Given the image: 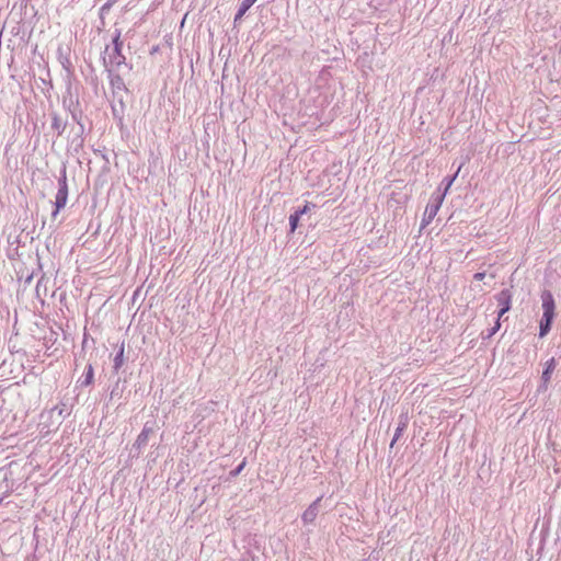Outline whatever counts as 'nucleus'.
I'll list each match as a JSON object with an SVG mask.
<instances>
[{"mask_svg":"<svg viewBox=\"0 0 561 561\" xmlns=\"http://www.w3.org/2000/svg\"><path fill=\"white\" fill-rule=\"evenodd\" d=\"M62 104L64 107L67 108L71 114L72 119L71 131L68 133L66 137L73 138V140H76L82 136L84 127L80 123L82 111L80 108L79 100L78 98H73L70 88H68L67 94L62 98Z\"/></svg>","mask_w":561,"mask_h":561,"instance_id":"obj_1","label":"nucleus"},{"mask_svg":"<svg viewBox=\"0 0 561 561\" xmlns=\"http://www.w3.org/2000/svg\"><path fill=\"white\" fill-rule=\"evenodd\" d=\"M542 301V318L540 320V337H543L551 328L552 320L554 318L556 304L552 294L549 290H545L541 294Z\"/></svg>","mask_w":561,"mask_h":561,"instance_id":"obj_2","label":"nucleus"},{"mask_svg":"<svg viewBox=\"0 0 561 561\" xmlns=\"http://www.w3.org/2000/svg\"><path fill=\"white\" fill-rule=\"evenodd\" d=\"M121 33L117 32L116 36L113 38V47L107 46L105 53L107 57L103 58L104 66L112 72V68L119 67L125 64V56L122 54L123 42L119 39Z\"/></svg>","mask_w":561,"mask_h":561,"instance_id":"obj_3","label":"nucleus"},{"mask_svg":"<svg viewBox=\"0 0 561 561\" xmlns=\"http://www.w3.org/2000/svg\"><path fill=\"white\" fill-rule=\"evenodd\" d=\"M67 199H68V185H67L66 179H64L59 182V188L56 194L54 216H56L58 214V211L66 206Z\"/></svg>","mask_w":561,"mask_h":561,"instance_id":"obj_4","label":"nucleus"},{"mask_svg":"<svg viewBox=\"0 0 561 561\" xmlns=\"http://www.w3.org/2000/svg\"><path fill=\"white\" fill-rule=\"evenodd\" d=\"M110 83L114 95L118 99L119 103H123V94L127 92L124 80L118 75L110 73Z\"/></svg>","mask_w":561,"mask_h":561,"instance_id":"obj_5","label":"nucleus"},{"mask_svg":"<svg viewBox=\"0 0 561 561\" xmlns=\"http://www.w3.org/2000/svg\"><path fill=\"white\" fill-rule=\"evenodd\" d=\"M496 300L501 306L499 318H502L511 309V293L508 290H502L496 296Z\"/></svg>","mask_w":561,"mask_h":561,"instance_id":"obj_6","label":"nucleus"},{"mask_svg":"<svg viewBox=\"0 0 561 561\" xmlns=\"http://www.w3.org/2000/svg\"><path fill=\"white\" fill-rule=\"evenodd\" d=\"M556 369V360L554 358H550L546 362V368L542 371V381L547 385L550 381L551 375L553 370Z\"/></svg>","mask_w":561,"mask_h":561,"instance_id":"obj_7","label":"nucleus"},{"mask_svg":"<svg viewBox=\"0 0 561 561\" xmlns=\"http://www.w3.org/2000/svg\"><path fill=\"white\" fill-rule=\"evenodd\" d=\"M256 0H243L240 4V8L237 12V14L234 15V23H237L238 21H240L242 19V16L245 14V12L253 5V3L255 2Z\"/></svg>","mask_w":561,"mask_h":561,"instance_id":"obj_8","label":"nucleus"},{"mask_svg":"<svg viewBox=\"0 0 561 561\" xmlns=\"http://www.w3.org/2000/svg\"><path fill=\"white\" fill-rule=\"evenodd\" d=\"M318 514L316 504L310 505L302 514V520L305 524H311L316 519Z\"/></svg>","mask_w":561,"mask_h":561,"instance_id":"obj_9","label":"nucleus"},{"mask_svg":"<svg viewBox=\"0 0 561 561\" xmlns=\"http://www.w3.org/2000/svg\"><path fill=\"white\" fill-rule=\"evenodd\" d=\"M152 430L148 427H144V430L140 432V434L137 436L136 444L138 447L146 446L149 439V436L151 435Z\"/></svg>","mask_w":561,"mask_h":561,"instance_id":"obj_10","label":"nucleus"},{"mask_svg":"<svg viewBox=\"0 0 561 561\" xmlns=\"http://www.w3.org/2000/svg\"><path fill=\"white\" fill-rule=\"evenodd\" d=\"M299 214L295 213L293 215L289 216V225H290V231L294 232L297 227H298V222H299Z\"/></svg>","mask_w":561,"mask_h":561,"instance_id":"obj_11","label":"nucleus"},{"mask_svg":"<svg viewBox=\"0 0 561 561\" xmlns=\"http://www.w3.org/2000/svg\"><path fill=\"white\" fill-rule=\"evenodd\" d=\"M92 382H93V367L91 365H89L87 373H85L84 383L91 385Z\"/></svg>","mask_w":561,"mask_h":561,"instance_id":"obj_12","label":"nucleus"},{"mask_svg":"<svg viewBox=\"0 0 561 561\" xmlns=\"http://www.w3.org/2000/svg\"><path fill=\"white\" fill-rule=\"evenodd\" d=\"M404 427H405V423H403L401 426H399V427L397 428V431H396V435H394V438H393V440H392V443H391V446H393L394 442L400 437L401 432L404 430Z\"/></svg>","mask_w":561,"mask_h":561,"instance_id":"obj_13","label":"nucleus"},{"mask_svg":"<svg viewBox=\"0 0 561 561\" xmlns=\"http://www.w3.org/2000/svg\"><path fill=\"white\" fill-rule=\"evenodd\" d=\"M500 319H501V318H499V317H497V320H496V322H495V325H493V328H492V330H491L490 335L495 334V333L500 330V328H501Z\"/></svg>","mask_w":561,"mask_h":561,"instance_id":"obj_14","label":"nucleus"},{"mask_svg":"<svg viewBox=\"0 0 561 561\" xmlns=\"http://www.w3.org/2000/svg\"><path fill=\"white\" fill-rule=\"evenodd\" d=\"M310 209L309 203H307L301 209L297 210L296 213L299 214V216L306 214Z\"/></svg>","mask_w":561,"mask_h":561,"instance_id":"obj_15","label":"nucleus"},{"mask_svg":"<svg viewBox=\"0 0 561 561\" xmlns=\"http://www.w3.org/2000/svg\"><path fill=\"white\" fill-rule=\"evenodd\" d=\"M60 126H61V122H60V119H59L58 117H56V116H55V117H54V121H53V127H54L55 129H59V128H60Z\"/></svg>","mask_w":561,"mask_h":561,"instance_id":"obj_16","label":"nucleus"},{"mask_svg":"<svg viewBox=\"0 0 561 561\" xmlns=\"http://www.w3.org/2000/svg\"><path fill=\"white\" fill-rule=\"evenodd\" d=\"M484 277H485V273H484V272H479V273H476V274L473 275V278H474L476 280H483V279H484Z\"/></svg>","mask_w":561,"mask_h":561,"instance_id":"obj_17","label":"nucleus"},{"mask_svg":"<svg viewBox=\"0 0 561 561\" xmlns=\"http://www.w3.org/2000/svg\"><path fill=\"white\" fill-rule=\"evenodd\" d=\"M244 466H245V461L243 460V461L239 465V467L236 469V471L233 472V474H238V473H240V472L242 471V469L244 468Z\"/></svg>","mask_w":561,"mask_h":561,"instance_id":"obj_18","label":"nucleus"},{"mask_svg":"<svg viewBox=\"0 0 561 561\" xmlns=\"http://www.w3.org/2000/svg\"><path fill=\"white\" fill-rule=\"evenodd\" d=\"M123 352H124V350L122 348L119 355L116 358V366H118L121 364V357L123 356Z\"/></svg>","mask_w":561,"mask_h":561,"instance_id":"obj_19","label":"nucleus"},{"mask_svg":"<svg viewBox=\"0 0 561 561\" xmlns=\"http://www.w3.org/2000/svg\"><path fill=\"white\" fill-rule=\"evenodd\" d=\"M454 179H455V178H453V179H450V180L448 181L447 186H446V191H448V188L451 186V184H453V182H454Z\"/></svg>","mask_w":561,"mask_h":561,"instance_id":"obj_20","label":"nucleus"},{"mask_svg":"<svg viewBox=\"0 0 561 561\" xmlns=\"http://www.w3.org/2000/svg\"><path fill=\"white\" fill-rule=\"evenodd\" d=\"M67 125H68V123L62 127V131H60V133L58 134L59 136H64V133H65V131H66V129H67Z\"/></svg>","mask_w":561,"mask_h":561,"instance_id":"obj_21","label":"nucleus"},{"mask_svg":"<svg viewBox=\"0 0 561 561\" xmlns=\"http://www.w3.org/2000/svg\"><path fill=\"white\" fill-rule=\"evenodd\" d=\"M2 502V497H0V503Z\"/></svg>","mask_w":561,"mask_h":561,"instance_id":"obj_22","label":"nucleus"}]
</instances>
